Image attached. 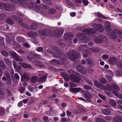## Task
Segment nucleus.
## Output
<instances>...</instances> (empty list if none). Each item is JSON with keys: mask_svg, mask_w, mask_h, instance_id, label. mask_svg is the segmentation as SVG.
<instances>
[{"mask_svg": "<svg viewBox=\"0 0 122 122\" xmlns=\"http://www.w3.org/2000/svg\"><path fill=\"white\" fill-rule=\"evenodd\" d=\"M52 52V56L54 57L57 58L59 57L61 64L65 65L67 63L68 60L66 56L64 54H61V51L57 47L53 48Z\"/></svg>", "mask_w": 122, "mask_h": 122, "instance_id": "nucleus-1", "label": "nucleus"}, {"mask_svg": "<svg viewBox=\"0 0 122 122\" xmlns=\"http://www.w3.org/2000/svg\"><path fill=\"white\" fill-rule=\"evenodd\" d=\"M9 53L10 56L15 59L17 61H20V62H19V63L24 68H26L31 67L30 65H27L25 62H22V59L19 55H18L16 53L9 52Z\"/></svg>", "mask_w": 122, "mask_h": 122, "instance_id": "nucleus-2", "label": "nucleus"}, {"mask_svg": "<svg viewBox=\"0 0 122 122\" xmlns=\"http://www.w3.org/2000/svg\"><path fill=\"white\" fill-rule=\"evenodd\" d=\"M0 8L1 9H5L8 11H10L15 9L14 6L11 4L8 3L7 4L0 2Z\"/></svg>", "mask_w": 122, "mask_h": 122, "instance_id": "nucleus-3", "label": "nucleus"}, {"mask_svg": "<svg viewBox=\"0 0 122 122\" xmlns=\"http://www.w3.org/2000/svg\"><path fill=\"white\" fill-rule=\"evenodd\" d=\"M106 87L108 90H114L112 91L113 93L116 96H117L119 94L117 93L118 91H119V89L118 86L114 84H112V86L109 84H107L106 86Z\"/></svg>", "mask_w": 122, "mask_h": 122, "instance_id": "nucleus-4", "label": "nucleus"}, {"mask_svg": "<svg viewBox=\"0 0 122 122\" xmlns=\"http://www.w3.org/2000/svg\"><path fill=\"white\" fill-rule=\"evenodd\" d=\"M67 54L68 59L74 61L78 57V55L76 51L71 50L67 52Z\"/></svg>", "mask_w": 122, "mask_h": 122, "instance_id": "nucleus-5", "label": "nucleus"}, {"mask_svg": "<svg viewBox=\"0 0 122 122\" xmlns=\"http://www.w3.org/2000/svg\"><path fill=\"white\" fill-rule=\"evenodd\" d=\"M52 31L51 29H43L41 31L40 33L42 36H52L51 34Z\"/></svg>", "mask_w": 122, "mask_h": 122, "instance_id": "nucleus-6", "label": "nucleus"}, {"mask_svg": "<svg viewBox=\"0 0 122 122\" xmlns=\"http://www.w3.org/2000/svg\"><path fill=\"white\" fill-rule=\"evenodd\" d=\"M70 79L73 82L79 83L80 81L79 77L77 75L73 74H71L69 76Z\"/></svg>", "mask_w": 122, "mask_h": 122, "instance_id": "nucleus-7", "label": "nucleus"}, {"mask_svg": "<svg viewBox=\"0 0 122 122\" xmlns=\"http://www.w3.org/2000/svg\"><path fill=\"white\" fill-rule=\"evenodd\" d=\"M16 18L18 19V23L22 27L27 29H29V27L28 25L23 22V20L19 16H16Z\"/></svg>", "mask_w": 122, "mask_h": 122, "instance_id": "nucleus-8", "label": "nucleus"}, {"mask_svg": "<svg viewBox=\"0 0 122 122\" xmlns=\"http://www.w3.org/2000/svg\"><path fill=\"white\" fill-rule=\"evenodd\" d=\"M81 31L88 34H94L97 32L96 29L92 28H86Z\"/></svg>", "mask_w": 122, "mask_h": 122, "instance_id": "nucleus-9", "label": "nucleus"}, {"mask_svg": "<svg viewBox=\"0 0 122 122\" xmlns=\"http://www.w3.org/2000/svg\"><path fill=\"white\" fill-rule=\"evenodd\" d=\"M93 26L100 32H102L103 31L104 29L103 26L101 24H93Z\"/></svg>", "mask_w": 122, "mask_h": 122, "instance_id": "nucleus-10", "label": "nucleus"}, {"mask_svg": "<svg viewBox=\"0 0 122 122\" xmlns=\"http://www.w3.org/2000/svg\"><path fill=\"white\" fill-rule=\"evenodd\" d=\"M77 71L82 74L85 73L86 71L85 68L81 65L77 66L76 67Z\"/></svg>", "mask_w": 122, "mask_h": 122, "instance_id": "nucleus-11", "label": "nucleus"}, {"mask_svg": "<svg viewBox=\"0 0 122 122\" xmlns=\"http://www.w3.org/2000/svg\"><path fill=\"white\" fill-rule=\"evenodd\" d=\"M117 58L114 57H110L109 59L108 60L109 63L112 65L116 64L117 62Z\"/></svg>", "mask_w": 122, "mask_h": 122, "instance_id": "nucleus-12", "label": "nucleus"}, {"mask_svg": "<svg viewBox=\"0 0 122 122\" xmlns=\"http://www.w3.org/2000/svg\"><path fill=\"white\" fill-rule=\"evenodd\" d=\"M27 34L29 36L33 38H35L38 36V34L37 33L31 31L28 32Z\"/></svg>", "mask_w": 122, "mask_h": 122, "instance_id": "nucleus-13", "label": "nucleus"}, {"mask_svg": "<svg viewBox=\"0 0 122 122\" xmlns=\"http://www.w3.org/2000/svg\"><path fill=\"white\" fill-rule=\"evenodd\" d=\"M84 95L86 99L89 102L91 101V98L92 97V96L89 92H86L84 93Z\"/></svg>", "mask_w": 122, "mask_h": 122, "instance_id": "nucleus-14", "label": "nucleus"}, {"mask_svg": "<svg viewBox=\"0 0 122 122\" xmlns=\"http://www.w3.org/2000/svg\"><path fill=\"white\" fill-rule=\"evenodd\" d=\"M30 79L29 76L26 74H24L21 76V81L22 82L27 81Z\"/></svg>", "mask_w": 122, "mask_h": 122, "instance_id": "nucleus-15", "label": "nucleus"}, {"mask_svg": "<svg viewBox=\"0 0 122 122\" xmlns=\"http://www.w3.org/2000/svg\"><path fill=\"white\" fill-rule=\"evenodd\" d=\"M61 75L66 81H69L70 76L69 77V76L67 73L66 72L61 73Z\"/></svg>", "mask_w": 122, "mask_h": 122, "instance_id": "nucleus-16", "label": "nucleus"}, {"mask_svg": "<svg viewBox=\"0 0 122 122\" xmlns=\"http://www.w3.org/2000/svg\"><path fill=\"white\" fill-rule=\"evenodd\" d=\"M76 37L80 40H84L85 37L84 34L81 33H78Z\"/></svg>", "mask_w": 122, "mask_h": 122, "instance_id": "nucleus-17", "label": "nucleus"}, {"mask_svg": "<svg viewBox=\"0 0 122 122\" xmlns=\"http://www.w3.org/2000/svg\"><path fill=\"white\" fill-rule=\"evenodd\" d=\"M83 57H86L90 56L91 55V53L87 49L84 50L83 51Z\"/></svg>", "mask_w": 122, "mask_h": 122, "instance_id": "nucleus-18", "label": "nucleus"}, {"mask_svg": "<svg viewBox=\"0 0 122 122\" xmlns=\"http://www.w3.org/2000/svg\"><path fill=\"white\" fill-rule=\"evenodd\" d=\"M69 90L72 92L75 93L79 92L81 90V88L79 87L70 88Z\"/></svg>", "mask_w": 122, "mask_h": 122, "instance_id": "nucleus-19", "label": "nucleus"}, {"mask_svg": "<svg viewBox=\"0 0 122 122\" xmlns=\"http://www.w3.org/2000/svg\"><path fill=\"white\" fill-rule=\"evenodd\" d=\"M103 39L101 37H97L95 40V42L98 43H101L103 42Z\"/></svg>", "mask_w": 122, "mask_h": 122, "instance_id": "nucleus-20", "label": "nucleus"}, {"mask_svg": "<svg viewBox=\"0 0 122 122\" xmlns=\"http://www.w3.org/2000/svg\"><path fill=\"white\" fill-rule=\"evenodd\" d=\"M64 31L63 29H61L58 30L56 32V35L58 37L61 36Z\"/></svg>", "mask_w": 122, "mask_h": 122, "instance_id": "nucleus-21", "label": "nucleus"}, {"mask_svg": "<svg viewBox=\"0 0 122 122\" xmlns=\"http://www.w3.org/2000/svg\"><path fill=\"white\" fill-rule=\"evenodd\" d=\"M110 25V23L109 22L107 23L105 25V29L108 32L110 31L111 30Z\"/></svg>", "mask_w": 122, "mask_h": 122, "instance_id": "nucleus-22", "label": "nucleus"}, {"mask_svg": "<svg viewBox=\"0 0 122 122\" xmlns=\"http://www.w3.org/2000/svg\"><path fill=\"white\" fill-rule=\"evenodd\" d=\"M113 120L114 122H121L122 121V118L120 117H114Z\"/></svg>", "mask_w": 122, "mask_h": 122, "instance_id": "nucleus-23", "label": "nucleus"}, {"mask_svg": "<svg viewBox=\"0 0 122 122\" xmlns=\"http://www.w3.org/2000/svg\"><path fill=\"white\" fill-rule=\"evenodd\" d=\"M6 22L7 23L11 25L13 24L14 23V21L12 19L9 18H8L6 19Z\"/></svg>", "mask_w": 122, "mask_h": 122, "instance_id": "nucleus-24", "label": "nucleus"}, {"mask_svg": "<svg viewBox=\"0 0 122 122\" xmlns=\"http://www.w3.org/2000/svg\"><path fill=\"white\" fill-rule=\"evenodd\" d=\"M37 27L38 26L36 24L33 23L30 26V29L32 30H34L36 29Z\"/></svg>", "mask_w": 122, "mask_h": 122, "instance_id": "nucleus-25", "label": "nucleus"}, {"mask_svg": "<svg viewBox=\"0 0 122 122\" xmlns=\"http://www.w3.org/2000/svg\"><path fill=\"white\" fill-rule=\"evenodd\" d=\"M102 112L103 114L106 115H109L111 113L110 111L107 109H104L103 110Z\"/></svg>", "mask_w": 122, "mask_h": 122, "instance_id": "nucleus-26", "label": "nucleus"}, {"mask_svg": "<svg viewBox=\"0 0 122 122\" xmlns=\"http://www.w3.org/2000/svg\"><path fill=\"white\" fill-rule=\"evenodd\" d=\"M110 35L112 39H115L117 38V35L113 31L111 32L110 33Z\"/></svg>", "mask_w": 122, "mask_h": 122, "instance_id": "nucleus-27", "label": "nucleus"}, {"mask_svg": "<svg viewBox=\"0 0 122 122\" xmlns=\"http://www.w3.org/2000/svg\"><path fill=\"white\" fill-rule=\"evenodd\" d=\"M27 2L25 0H20L19 2V5L21 6H26V4H27Z\"/></svg>", "mask_w": 122, "mask_h": 122, "instance_id": "nucleus-28", "label": "nucleus"}, {"mask_svg": "<svg viewBox=\"0 0 122 122\" xmlns=\"http://www.w3.org/2000/svg\"><path fill=\"white\" fill-rule=\"evenodd\" d=\"M4 38L1 36L0 37V45L2 47H5V46L4 42Z\"/></svg>", "mask_w": 122, "mask_h": 122, "instance_id": "nucleus-29", "label": "nucleus"}, {"mask_svg": "<svg viewBox=\"0 0 122 122\" xmlns=\"http://www.w3.org/2000/svg\"><path fill=\"white\" fill-rule=\"evenodd\" d=\"M90 50L92 51L95 52H98L100 51V49L99 48L95 47L91 48Z\"/></svg>", "mask_w": 122, "mask_h": 122, "instance_id": "nucleus-30", "label": "nucleus"}, {"mask_svg": "<svg viewBox=\"0 0 122 122\" xmlns=\"http://www.w3.org/2000/svg\"><path fill=\"white\" fill-rule=\"evenodd\" d=\"M87 64L89 65L90 66L92 67L94 66L93 63L92 61L90 59L87 60Z\"/></svg>", "mask_w": 122, "mask_h": 122, "instance_id": "nucleus-31", "label": "nucleus"}, {"mask_svg": "<svg viewBox=\"0 0 122 122\" xmlns=\"http://www.w3.org/2000/svg\"><path fill=\"white\" fill-rule=\"evenodd\" d=\"M4 61L7 65H10L11 64V61L10 60L7 58H5L4 59Z\"/></svg>", "mask_w": 122, "mask_h": 122, "instance_id": "nucleus-32", "label": "nucleus"}, {"mask_svg": "<svg viewBox=\"0 0 122 122\" xmlns=\"http://www.w3.org/2000/svg\"><path fill=\"white\" fill-rule=\"evenodd\" d=\"M56 10L55 9L51 8L48 10V12L50 14L54 13L56 12Z\"/></svg>", "mask_w": 122, "mask_h": 122, "instance_id": "nucleus-33", "label": "nucleus"}, {"mask_svg": "<svg viewBox=\"0 0 122 122\" xmlns=\"http://www.w3.org/2000/svg\"><path fill=\"white\" fill-rule=\"evenodd\" d=\"M109 102L110 104L114 106H116V102L113 100L112 99H110L109 101Z\"/></svg>", "mask_w": 122, "mask_h": 122, "instance_id": "nucleus-34", "label": "nucleus"}, {"mask_svg": "<svg viewBox=\"0 0 122 122\" xmlns=\"http://www.w3.org/2000/svg\"><path fill=\"white\" fill-rule=\"evenodd\" d=\"M115 31L117 34L119 35L120 38L122 39V31H119L117 30H116Z\"/></svg>", "mask_w": 122, "mask_h": 122, "instance_id": "nucleus-35", "label": "nucleus"}, {"mask_svg": "<svg viewBox=\"0 0 122 122\" xmlns=\"http://www.w3.org/2000/svg\"><path fill=\"white\" fill-rule=\"evenodd\" d=\"M32 56L33 59H38L40 57V55L36 53H33L32 54Z\"/></svg>", "mask_w": 122, "mask_h": 122, "instance_id": "nucleus-36", "label": "nucleus"}, {"mask_svg": "<svg viewBox=\"0 0 122 122\" xmlns=\"http://www.w3.org/2000/svg\"><path fill=\"white\" fill-rule=\"evenodd\" d=\"M13 46L14 48H20V46L19 44L17 42H14L13 43Z\"/></svg>", "mask_w": 122, "mask_h": 122, "instance_id": "nucleus-37", "label": "nucleus"}, {"mask_svg": "<svg viewBox=\"0 0 122 122\" xmlns=\"http://www.w3.org/2000/svg\"><path fill=\"white\" fill-rule=\"evenodd\" d=\"M100 81L101 83L102 84H105L107 82V80L106 79L103 77L100 78Z\"/></svg>", "mask_w": 122, "mask_h": 122, "instance_id": "nucleus-38", "label": "nucleus"}, {"mask_svg": "<svg viewBox=\"0 0 122 122\" xmlns=\"http://www.w3.org/2000/svg\"><path fill=\"white\" fill-rule=\"evenodd\" d=\"M47 75H45L41 77L39 79V80L40 81H42L44 80H46L47 78Z\"/></svg>", "mask_w": 122, "mask_h": 122, "instance_id": "nucleus-39", "label": "nucleus"}, {"mask_svg": "<svg viewBox=\"0 0 122 122\" xmlns=\"http://www.w3.org/2000/svg\"><path fill=\"white\" fill-rule=\"evenodd\" d=\"M0 66L3 68H5L6 67V66H5L4 63L3 61H0Z\"/></svg>", "mask_w": 122, "mask_h": 122, "instance_id": "nucleus-40", "label": "nucleus"}, {"mask_svg": "<svg viewBox=\"0 0 122 122\" xmlns=\"http://www.w3.org/2000/svg\"><path fill=\"white\" fill-rule=\"evenodd\" d=\"M48 117L47 116H43L42 118V119L44 122H49Z\"/></svg>", "mask_w": 122, "mask_h": 122, "instance_id": "nucleus-41", "label": "nucleus"}, {"mask_svg": "<svg viewBox=\"0 0 122 122\" xmlns=\"http://www.w3.org/2000/svg\"><path fill=\"white\" fill-rule=\"evenodd\" d=\"M1 54L2 55L5 57H7L9 55L8 53L5 51H2Z\"/></svg>", "mask_w": 122, "mask_h": 122, "instance_id": "nucleus-42", "label": "nucleus"}, {"mask_svg": "<svg viewBox=\"0 0 122 122\" xmlns=\"http://www.w3.org/2000/svg\"><path fill=\"white\" fill-rule=\"evenodd\" d=\"M11 80L10 77L7 78L6 80V83L7 84H10L11 83Z\"/></svg>", "mask_w": 122, "mask_h": 122, "instance_id": "nucleus-43", "label": "nucleus"}, {"mask_svg": "<svg viewBox=\"0 0 122 122\" xmlns=\"http://www.w3.org/2000/svg\"><path fill=\"white\" fill-rule=\"evenodd\" d=\"M51 62H54L56 64H61L59 61L56 59L52 60Z\"/></svg>", "mask_w": 122, "mask_h": 122, "instance_id": "nucleus-44", "label": "nucleus"}, {"mask_svg": "<svg viewBox=\"0 0 122 122\" xmlns=\"http://www.w3.org/2000/svg\"><path fill=\"white\" fill-rule=\"evenodd\" d=\"M4 76L6 77L7 78L10 77L9 73L7 71L4 72Z\"/></svg>", "mask_w": 122, "mask_h": 122, "instance_id": "nucleus-45", "label": "nucleus"}, {"mask_svg": "<svg viewBox=\"0 0 122 122\" xmlns=\"http://www.w3.org/2000/svg\"><path fill=\"white\" fill-rule=\"evenodd\" d=\"M33 3L29 2L28 3H27L26 6H27L29 8H31L33 7Z\"/></svg>", "mask_w": 122, "mask_h": 122, "instance_id": "nucleus-46", "label": "nucleus"}, {"mask_svg": "<svg viewBox=\"0 0 122 122\" xmlns=\"http://www.w3.org/2000/svg\"><path fill=\"white\" fill-rule=\"evenodd\" d=\"M96 122H106L103 119L99 118L96 119Z\"/></svg>", "mask_w": 122, "mask_h": 122, "instance_id": "nucleus-47", "label": "nucleus"}, {"mask_svg": "<svg viewBox=\"0 0 122 122\" xmlns=\"http://www.w3.org/2000/svg\"><path fill=\"white\" fill-rule=\"evenodd\" d=\"M31 80L32 82H35L37 81V77L35 76L32 77L31 78Z\"/></svg>", "mask_w": 122, "mask_h": 122, "instance_id": "nucleus-48", "label": "nucleus"}, {"mask_svg": "<svg viewBox=\"0 0 122 122\" xmlns=\"http://www.w3.org/2000/svg\"><path fill=\"white\" fill-rule=\"evenodd\" d=\"M85 80L88 84H89L91 86L92 85V83L91 81L90 80L86 78L85 79Z\"/></svg>", "mask_w": 122, "mask_h": 122, "instance_id": "nucleus-49", "label": "nucleus"}, {"mask_svg": "<svg viewBox=\"0 0 122 122\" xmlns=\"http://www.w3.org/2000/svg\"><path fill=\"white\" fill-rule=\"evenodd\" d=\"M39 7L40 8L43 9H46L47 8V5L42 4H41L40 5Z\"/></svg>", "mask_w": 122, "mask_h": 122, "instance_id": "nucleus-50", "label": "nucleus"}, {"mask_svg": "<svg viewBox=\"0 0 122 122\" xmlns=\"http://www.w3.org/2000/svg\"><path fill=\"white\" fill-rule=\"evenodd\" d=\"M97 16L98 17L103 18H105L104 16L102 14L99 12H98L97 13Z\"/></svg>", "mask_w": 122, "mask_h": 122, "instance_id": "nucleus-51", "label": "nucleus"}, {"mask_svg": "<svg viewBox=\"0 0 122 122\" xmlns=\"http://www.w3.org/2000/svg\"><path fill=\"white\" fill-rule=\"evenodd\" d=\"M5 15L3 13L0 14V18L1 20H3L5 17Z\"/></svg>", "mask_w": 122, "mask_h": 122, "instance_id": "nucleus-52", "label": "nucleus"}, {"mask_svg": "<svg viewBox=\"0 0 122 122\" xmlns=\"http://www.w3.org/2000/svg\"><path fill=\"white\" fill-rule=\"evenodd\" d=\"M25 90V88L23 86H21L20 87L19 89L20 92V93L23 94V93L24 91Z\"/></svg>", "mask_w": 122, "mask_h": 122, "instance_id": "nucleus-53", "label": "nucleus"}, {"mask_svg": "<svg viewBox=\"0 0 122 122\" xmlns=\"http://www.w3.org/2000/svg\"><path fill=\"white\" fill-rule=\"evenodd\" d=\"M36 51L39 52L42 51H43V47H39L36 49Z\"/></svg>", "mask_w": 122, "mask_h": 122, "instance_id": "nucleus-54", "label": "nucleus"}, {"mask_svg": "<svg viewBox=\"0 0 122 122\" xmlns=\"http://www.w3.org/2000/svg\"><path fill=\"white\" fill-rule=\"evenodd\" d=\"M21 67H22L21 66H16L15 68V69L18 72L21 69Z\"/></svg>", "mask_w": 122, "mask_h": 122, "instance_id": "nucleus-55", "label": "nucleus"}, {"mask_svg": "<svg viewBox=\"0 0 122 122\" xmlns=\"http://www.w3.org/2000/svg\"><path fill=\"white\" fill-rule=\"evenodd\" d=\"M84 87L86 89L88 90L89 89H91V87L88 85H85L84 86Z\"/></svg>", "mask_w": 122, "mask_h": 122, "instance_id": "nucleus-56", "label": "nucleus"}, {"mask_svg": "<svg viewBox=\"0 0 122 122\" xmlns=\"http://www.w3.org/2000/svg\"><path fill=\"white\" fill-rule=\"evenodd\" d=\"M48 102V101L47 100H44L42 101L41 102L42 104L46 105L47 104Z\"/></svg>", "mask_w": 122, "mask_h": 122, "instance_id": "nucleus-57", "label": "nucleus"}, {"mask_svg": "<svg viewBox=\"0 0 122 122\" xmlns=\"http://www.w3.org/2000/svg\"><path fill=\"white\" fill-rule=\"evenodd\" d=\"M83 5H86L88 4V1L87 0H83L82 1Z\"/></svg>", "mask_w": 122, "mask_h": 122, "instance_id": "nucleus-58", "label": "nucleus"}, {"mask_svg": "<svg viewBox=\"0 0 122 122\" xmlns=\"http://www.w3.org/2000/svg\"><path fill=\"white\" fill-rule=\"evenodd\" d=\"M105 119L107 120L110 121L112 120V117L111 116H107L105 117Z\"/></svg>", "mask_w": 122, "mask_h": 122, "instance_id": "nucleus-59", "label": "nucleus"}, {"mask_svg": "<svg viewBox=\"0 0 122 122\" xmlns=\"http://www.w3.org/2000/svg\"><path fill=\"white\" fill-rule=\"evenodd\" d=\"M68 35V34H67H67H64V35L63 36H64V38L66 40H68L69 39V36Z\"/></svg>", "mask_w": 122, "mask_h": 122, "instance_id": "nucleus-60", "label": "nucleus"}, {"mask_svg": "<svg viewBox=\"0 0 122 122\" xmlns=\"http://www.w3.org/2000/svg\"><path fill=\"white\" fill-rule=\"evenodd\" d=\"M109 56L106 54H104L102 56V58L103 59H107L109 57Z\"/></svg>", "mask_w": 122, "mask_h": 122, "instance_id": "nucleus-61", "label": "nucleus"}, {"mask_svg": "<svg viewBox=\"0 0 122 122\" xmlns=\"http://www.w3.org/2000/svg\"><path fill=\"white\" fill-rule=\"evenodd\" d=\"M106 94L108 96L110 97H112V94L109 91H107L105 92Z\"/></svg>", "mask_w": 122, "mask_h": 122, "instance_id": "nucleus-62", "label": "nucleus"}, {"mask_svg": "<svg viewBox=\"0 0 122 122\" xmlns=\"http://www.w3.org/2000/svg\"><path fill=\"white\" fill-rule=\"evenodd\" d=\"M22 101H20L18 104V106L19 107H21L23 105Z\"/></svg>", "mask_w": 122, "mask_h": 122, "instance_id": "nucleus-63", "label": "nucleus"}, {"mask_svg": "<svg viewBox=\"0 0 122 122\" xmlns=\"http://www.w3.org/2000/svg\"><path fill=\"white\" fill-rule=\"evenodd\" d=\"M117 66L119 68L122 69V62H119Z\"/></svg>", "mask_w": 122, "mask_h": 122, "instance_id": "nucleus-64", "label": "nucleus"}]
</instances>
